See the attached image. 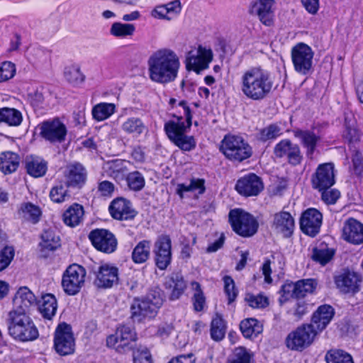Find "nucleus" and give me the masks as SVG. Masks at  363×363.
<instances>
[{"instance_id":"1","label":"nucleus","mask_w":363,"mask_h":363,"mask_svg":"<svg viewBox=\"0 0 363 363\" xmlns=\"http://www.w3.org/2000/svg\"><path fill=\"white\" fill-rule=\"evenodd\" d=\"M147 64L150 79L162 84L174 82L180 68L178 55L169 48H160L153 52Z\"/></svg>"},{"instance_id":"2","label":"nucleus","mask_w":363,"mask_h":363,"mask_svg":"<svg viewBox=\"0 0 363 363\" xmlns=\"http://www.w3.org/2000/svg\"><path fill=\"white\" fill-rule=\"evenodd\" d=\"M274 82L271 73L262 66L249 67L240 78L242 94L248 99L262 101L272 92Z\"/></svg>"},{"instance_id":"3","label":"nucleus","mask_w":363,"mask_h":363,"mask_svg":"<svg viewBox=\"0 0 363 363\" xmlns=\"http://www.w3.org/2000/svg\"><path fill=\"white\" fill-rule=\"evenodd\" d=\"M179 106L182 108L186 123L182 116L173 115L176 121H169L164 124V130L169 139L183 151H191L196 147V140L193 136L185 133L191 125L192 116L190 108L185 101H181Z\"/></svg>"},{"instance_id":"4","label":"nucleus","mask_w":363,"mask_h":363,"mask_svg":"<svg viewBox=\"0 0 363 363\" xmlns=\"http://www.w3.org/2000/svg\"><path fill=\"white\" fill-rule=\"evenodd\" d=\"M163 302L162 291L159 288L150 289L144 299H134L130 306L131 317L138 322L153 318Z\"/></svg>"},{"instance_id":"5","label":"nucleus","mask_w":363,"mask_h":363,"mask_svg":"<svg viewBox=\"0 0 363 363\" xmlns=\"http://www.w3.org/2000/svg\"><path fill=\"white\" fill-rule=\"evenodd\" d=\"M8 330L13 339L21 342L33 341L39 335L32 319L26 313L15 311L9 313Z\"/></svg>"},{"instance_id":"6","label":"nucleus","mask_w":363,"mask_h":363,"mask_svg":"<svg viewBox=\"0 0 363 363\" xmlns=\"http://www.w3.org/2000/svg\"><path fill=\"white\" fill-rule=\"evenodd\" d=\"M220 152L228 160L241 162L252 155V148L240 135H226L221 141Z\"/></svg>"},{"instance_id":"7","label":"nucleus","mask_w":363,"mask_h":363,"mask_svg":"<svg viewBox=\"0 0 363 363\" xmlns=\"http://www.w3.org/2000/svg\"><path fill=\"white\" fill-rule=\"evenodd\" d=\"M229 221L233 230L242 237L252 236L259 226L252 215L240 208H235L229 212Z\"/></svg>"},{"instance_id":"8","label":"nucleus","mask_w":363,"mask_h":363,"mask_svg":"<svg viewBox=\"0 0 363 363\" xmlns=\"http://www.w3.org/2000/svg\"><path fill=\"white\" fill-rule=\"evenodd\" d=\"M40 136L50 143H61L65 140L67 129L65 124L59 118H54L38 124Z\"/></svg>"},{"instance_id":"9","label":"nucleus","mask_w":363,"mask_h":363,"mask_svg":"<svg viewBox=\"0 0 363 363\" xmlns=\"http://www.w3.org/2000/svg\"><path fill=\"white\" fill-rule=\"evenodd\" d=\"M86 271L82 266L74 264L65 271L62 279V286L68 295L77 294L84 284Z\"/></svg>"},{"instance_id":"10","label":"nucleus","mask_w":363,"mask_h":363,"mask_svg":"<svg viewBox=\"0 0 363 363\" xmlns=\"http://www.w3.org/2000/svg\"><path fill=\"white\" fill-rule=\"evenodd\" d=\"M317 334L313 325H303L288 335L286 346L291 350L301 351L313 342Z\"/></svg>"},{"instance_id":"11","label":"nucleus","mask_w":363,"mask_h":363,"mask_svg":"<svg viewBox=\"0 0 363 363\" xmlns=\"http://www.w3.org/2000/svg\"><path fill=\"white\" fill-rule=\"evenodd\" d=\"M75 340L72 327L62 323L58 325L55 332L54 349L61 356H66L74 352Z\"/></svg>"},{"instance_id":"12","label":"nucleus","mask_w":363,"mask_h":363,"mask_svg":"<svg viewBox=\"0 0 363 363\" xmlns=\"http://www.w3.org/2000/svg\"><path fill=\"white\" fill-rule=\"evenodd\" d=\"M314 52L308 45L300 43L291 50L294 69L302 75L308 74L312 69Z\"/></svg>"},{"instance_id":"13","label":"nucleus","mask_w":363,"mask_h":363,"mask_svg":"<svg viewBox=\"0 0 363 363\" xmlns=\"http://www.w3.org/2000/svg\"><path fill=\"white\" fill-rule=\"evenodd\" d=\"M274 153L277 157L284 159L293 167L301 164L303 160L299 145L293 143L289 139L279 142L274 147Z\"/></svg>"},{"instance_id":"14","label":"nucleus","mask_w":363,"mask_h":363,"mask_svg":"<svg viewBox=\"0 0 363 363\" xmlns=\"http://www.w3.org/2000/svg\"><path fill=\"white\" fill-rule=\"evenodd\" d=\"M213 60L211 49L199 45L196 50H191L186 57V67L188 70H194L197 74L208 67Z\"/></svg>"},{"instance_id":"15","label":"nucleus","mask_w":363,"mask_h":363,"mask_svg":"<svg viewBox=\"0 0 363 363\" xmlns=\"http://www.w3.org/2000/svg\"><path fill=\"white\" fill-rule=\"evenodd\" d=\"M312 186L318 191L330 189L335 184L334 164L327 162L318 166L311 177Z\"/></svg>"},{"instance_id":"16","label":"nucleus","mask_w":363,"mask_h":363,"mask_svg":"<svg viewBox=\"0 0 363 363\" xmlns=\"http://www.w3.org/2000/svg\"><path fill=\"white\" fill-rule=\"evenodd\" d=\"M89 238L93 245L98 250L105 253H112L117 247L118 242L115 235L106 229H96L92 230Z\"/></svg>"},{"instance_id":"17","label":"nucleus","mask_w":363,"mask_h":363,"mask_svg":"<svg viewBox=\"0 0 363 363\" xmlns=\"http://www.w3.org/2000/svg\"><path fill=\"white\" fill-rule=\"evenodd\" d=\"M274 0H255L249 6V13L256 16L266 26H271L274 23Z\"/></svg>"},{"instance_id":"18","label":"nucleus","mask_w":363,"mask_h":363,"mask_svg":"<svg viewBox=\"0 0 363 363\" xmlns=\"http://www.w3.org/2000/svg\"><path fill=\"white\" fill-rule=\"evenodd\" d=\"M172 241L169 235H160L155 243L154 253L156 266L166 269L172 260Z\"/></svg>"},{"instance_id":"19","label":"nucleus","mask_w":363,"mask_h":363,"mask_svg":"<svg viewBox=\"0 0 363 363\" xmlns=\"http://www.w3.org/2000/svg\"><path fill=\"white\" fill-rule=\"evenodd\" d=\"M264 189L263 182L259 177L251 173L245 175L237 181L236 191L242 196H257Z\"/></svg>"},{"instance_id":"20","label":"nucleus","mask_w":363,"mask_h":363,"mask_svg":"<svg viewBox=\"0 0 363 363\" xmlns=\"http://www.w3.org/2000/svg\"><path fill=\"white\" fill-rule=\"evenodd\" d=\"M323 216L315 208H308L301 215L300 228L302 232L311 237H315L320 231Z\"/></svg>"},{"instance_id":"21","label":"nucleus","mask_w":363,"mask_h":363,"mask_svg":"<svg viewBox=\"0 0 363 363\" xmlns=\"http://www.w3.org/2000/svg\"><path fill=\"white\" fill-rule=\"evenodd\" d=\"M292 133L294 136L298 140L301 145L305 149L306 157L310 160H313L316 147L321 140L320 136L316 135L311 130L301 128H294L292 130Z\"/></svg>"},{"instance_id":"22","label":"nucleus","mask_w":363,"mask_h":363,"mask_svg":"<svg viewBox=\"0 0 363 363\" xmlns=\"http://www.w3.org/2000/svg\"><path fill=\"white\" fill-rule=\"evenodd\" d=\"M94 285L98 288H111L118 281V269L110 264H103L94 272Z\"/></svg>"},{"instance_id":"23","label":"nucleus","mask_w":363,"mask_h":363,"mask_svg":"<svg viewBox=\"0 0 363 363\" xmlns=\"http://www.w3.org/2000/svg\"><path fill=\"white\" fill-rule=\"evenodd\" d=\"M361 277L357 273L344 270L335 277L337 288L344 294H354L359 291Z\"/></svg>"},{"instance_id":"24","label":"nucleus","mask_w":363,"mask_h":363,"mask_svg":"<svg viewBox=\"0 0 363 363\" xmlns=\"http://www.w3.org/2000/svg\"><path fill=\"white\" fill-rule=\"evenodd\" d=\"M108 210L111 216L116 220H131L137 215L130 201L121 197L113 200Z\"/></svg>"},{"instance_id":"25","label":"nucleus","mask_w":363,"mask_h":363,"mask_svg":"<svg viewBox=\"0 0 363 363\" xmlns=\"http://www.w3.org/2000/svg\"><path fill=\"white\" fill-rule=\"evenodd\" d=\"M36 303V297L26 286L18 289L13 298V308L11 311L26 313L29 308Z\"/></svg>"},{"instance_id":"26","label":"nucleus","mask_w":363,"mask_h":363,"mask_svg":"<svg viewBox=\"0 0 363 363\" xmlns=\"http://www.w3.org/2000/svg\"><path fill=\"white\" fill-rule=\"evenodd\" d=\"M342 232L345 240L354 245L363 243V225L357 220L350 218L345 220Z\"/></svg>"},{"instance_id":"27","label":"nucleus","mask_w":363,"mask_h":363,"mask_svg":"<svg viewBox=\"0 0 363 363\" xmlns=\"http://www.w3.org/2000/svg\"><path fill=\"white\" fill-rule=\"evenodd\" d=\"M86 176V170L80 163L75 162L67 167L65 177L67 186L82 187L85 184Z\"/></svg>"},{"instance_id":"28","label":"nucleus","mask_w":363,"mask_h":363,"mask_svg":"<svg viewBox=\"0 0 363 363\" xmlns=\"http://www.w3.org/2000/svg\"><path fill=\"white\" fill-rule=\"evenodd\" d=\"M273 226L285 238H289L293 234L295 228L294 218L287 211L277 213L274 216Z\"/></svg>"},{"instance_id":"29","label":"nucleus","mask_w":363,"mask_h":363,"mask_svg":"<svg viewBox=\"0 0 363 363\" xmlns=\"http://www.w3.org/2000/svg\"><path fill=\"white\" fill-rule=\"evenodd\" d=\"M334 309L332 306L329 305L320 306L313 313L311 325H313V328L317 330V333H319L329 324L334 316Z\"/></svg>"},{"instance_id":"30","label":"nucleus","mask_w":363,"mask_h":363,"mask_svg":"<svg viewBox=\"0 0 363 363\" xmlns=\"http://www.w3.org/2000/svg\"><path fill=\"white\" fill-rule=\"evenodd\" d=\"M165 287L172 290L169 298L172 301L179 299L186 289V284L181 273H172L165 282Z\"/></svg>"},{"instance_id":"31","label":"nucleus","mask_w":363,"mask_h":363,"mask_svg":"<svg viewBox=\"0 0 363 363\" xmlns=\"http://www.w3.org/2000/svg\"><path fill=\"white\" fill-rule=\"evenodd\" d=\"M25 164L27 173L35 178L44 176L48 169L47 162L38 157H27Z\"/></svg>"},{"instance_id":"32","label":"nucleus","mask_w":363,"mask_h":363,"mask_svg":"<svg viewBox=\"0 0 363 363\" xmlns=\"http://www.w3.org/2000/svg\"><path fill=\"white\" fill-rule=\"evenodd\" d=\"M118 337L120 338V345L118 346L121 352H125L132 349V342L136 340V333L134 330L128 325H122L116 330Z\"/></svg>"},{"instance_id":"33","label":"nucleus","mask_w":363,"mask_h":363,"mask_svg":"<svg viewBox=\"0 0 363 363\" xmlns=\"http://www.w3.org/2000/svg\"><path fill=\"white\" fill-rule=\"evenodd\" d=\"M84 215L83 206L79 203H74L64 212L63 221L68 226L75 227L82 222Z\"/></svg>"},{"instance_id":"34","label":"nucleus","mask_w":363,"mask_h":363,"mask_svg":"<svg viewBox=\"0 0 363 363\" xmlns=\"http://www.w3.org/2000/svg\"><path fill=\"white\" fill-rule=\"evenodd\" d=\"M206 181L201 178H191L189 184H179L176 192L181 199L184 198L186 192H192L196 195H201L206 191Z\"/></svg>"},{"instance_id":"35","label":"nucleus","mask_w":363,"mask_h":363,"mask_svg":"<svg viewBox=\"0 0 363 363\" xmlns=\"http://www.w3.org/2000/svg\"><path fill=\"white\" fill-rule=\"evenodd\" d=\"M122 130L134 137H139L148 129L145 123L138 117H129L121 125Z\"/></svg>"},{"instance_id":"36","label":"nucleus","mask_w":363,"mask_h":363,"mask_svg":"<svg viewBox=\"0 0 363 363\" xmlns=\"http://www.w3.org/2000/svg\"><path fill=\"white\" fill-rule=\"evenodd\" d=\"M20 164V157L13 152H5L0 155V169L4 174L16 172Z\"/></svg>"},{"instance_id":"37","label":"nucleus","mask_w":363,"mask_h":363,"mask_svg":"<svg viewBox=\"0 0 363 363\" xmlns=\"http://www.w3.org/2000/svg\"><path fill=\"white\" fill-rule=\"evenodd\" d=\"M23 121L21 112L14 108L4 107L0 108V122L9 126H19Z\"/></svg>"},{"instance_id":"38","label":"nucleus","mask_w":363,"mask_h":363,"mask_svg":"<svg viewBox=\"0 0 363 363\" xmlns=\"http://www.w3.org/2000/svg\"><path fill=\"white\" fill-rule=\"evenodd\" d=\"M57 308V300L52 294H47L42 296L39 310L45 318L48 320L52 319L56 313Z\"/></svg>"},{"instance_id":"39","label":"nucleus","mask_w":363,"mask_h":363,"mask_svg":"<svg viewBox=\"0 0 363 363\" xmlns=\"http://www.w3.org/2000/svg\"><path fill=\"white\" fill-rule=\"evenodd\" d=\"M104 168L107 174L116 180L123 179L128 172L125 162L119 160L108 162Z\"/></svg>"},{"instance_id":"40","label":"nucleus","mask_w":363,"mask_h":363,"mask_svg":"<svg viewBox=\"0 0 363 363\" xmlns=\"http://www.w3.org/2000/svg\"><path fill=\"white\" fill-rule=\"evenodd\" d=\"M41 239L40 246L43 251H54L60 246V236L52 230H44Z\"/></svg>"},{"instance_id":"41","label":"nucleus","mask_w":363,"mask_h":363,"mask_svg":"<svg viewBox=\"0 0 363 363\" xmlns=\"http://www.w3.org/2000/svg\"><path fill=\"white\" fill-rule=\"evenodd\" d=\"M150 254V242L148 240L140 241L134 247L132 252V259L135 263L145 262Z\"/></svg>"},{"instance_id":"42","label":"nucleus","mask_w":363,"mask_h":363,"mask_svg":"<svg viewBox=\"0 0 363 363\" xmlns=\"http://www.w3.org/2000/svg\"><path fill=\"white\" fill-rule=\"evenodd\" d=\"M240 329L242 335L247 338L256 337L262 330L257 320L248 318L241 321Z\"/></svg>"},{"instance_id":"43","label":"nucleus","mask_w":363,"mask_h":363,"mask_svg":"<svg viewBox=\"0 0 363 363\" xmlns=\"http://www.w3.org/2000/svg\"><path fill=\"white\" fill-rule=\"evenodd\" d=\"M135 31V26L131 23H113L109 30L110 34L118 38L132 36Z\"/></svg>"},{"instance_id":"44","label":"nucleus","mask_w":363,"mask_h":363,"mask_svg":"<svg viewBox=\"0 0 363 363\" xmlns=\"http://www.w3.org/2000/svg\"><path fill=\"white\" fill-rule=\"evenodd\" d=\"M191 285V289L194 291V294L191 298L194 310L196 312L202 311L206 305L204 293L201 289V285L199 282L192 281Z\"/></svg>"},{"instance_id":"45","label":"nucleus","mask_w":363,"mask_h":363,"mask_svg":"<svg viewBox=\"0 0 363 363\" xmlns=\"http://www.w3.org/2000/svg\"><path fill=\"white\" fill-rule=\"evenodd\" d=\"M226 326L221 316L216 315L211 323V337L216 342L222 340L225 335Z\"/></svg>"},{"instance_id":"46","label":"nucleus","mask_w":363,"mask_h":363,"mask_svg":"<svg viewBox=\"0 0 363 363\" xmlns=\"http://www.w3.org/2000/svg\"><path fill=\"white\" fill-rule=\"evenodd\" d=\"M116 106L111 103H101L94 106L92 109L93 118L101 121L109 118L114 112Z\"/></svg>"},{"instance_id":"47","label":"nucleus","mask_w":363,"mask_h":363,"mask_svg":"<svg viewBox=\"0 0 363 363\" xmlns=\"http://www.w3.org/2000/svg\"><path fill=\"white\" fill-rule=\"evenodd\" d=\"M20 213L24 219L36 223L39 221L42 212L38 206L26 203L21 205Z\"/></svg>"},{"instance_id":"48","label":"nucleus","mask_w":363,"mask_h":363,"mask_svg":"<svg viewBox=\"0 0 363 363\" xmlns=\"http://www.w3.org/2000/svg\"><path fill=\"white\" fill-rule=\"evenodd\" d=\"M317 286L313 279H302L296 282V299L304 298L308 294H312Z\"/></svg>"},{"instance_id":"49","label":"nucleus","mask_w":363,"mask_h":363,"mask_svg":"<svg viewBox=\"0 0 363 363\" xmlns=\"http://www.w3.org/2000/svg\"><path fill=\"white\" fill-rule=\"evenodd\" d=\"M124 178L125 179L128 187L132 191H139L145 186V178L138 171H133L126 174Z\"/></svg>"},{"instance_id":"50","label":"nucleus","mask_w":363,"mask_h":363,"mask_svg":"<svg viewBox=\"0 0 363 363\" xmlns=\"http://www.w3.org/2000/svg\"><path fill=\"white\" fill-rule=\"evenodd\" d=\"M349 150L351 152L352 167L354 174L360 177L363 173V156L359 147L356 145H350Z\"/></svg>"},{"instance_id":"51","label":"nucleus","mask_w":363,"mask_h":363,"mask_svg":"<svg viewBox=\"0 0 363 363\" xmlns=\"http://www.w3.org/2000/svg\"><path fill=\"white\" fill-rule=\"evenodd\" d=\"M66 80L74 85H78L84 82V76L77 65L66 67L64 71Z\"/></svg>"},{"instance_id":"52","label":"nucleus","mask_w":363,"mask_h":363,"mask_svg":"<svg viewBox=\"0 0 363 363\" xmlns=\"http://www.w3.org/2000/svg\"><path fill=\"white\" fill-rule=\"evenodd\" d=\"M282 134V130L279 125L273 123L261 129L258 133V139L266 142L269 140H274Z\"/></svg>"},{"instance_id":"53","label":"nucleus","mask_w":363,"mask_h":363,"mask_svg":"<svg viewBox=\"0 0 363 363\" xmlns=\"http://www.w3.org/2000/svg\"><path fill=\"white\" fill-rule=\"evenodd\" d=\"M335 250L327 247L323 248H315L313 252L312 259L324 266L333 257Z\"/></svg>"},{"instance_id":"54","label":"nucleus","mask_w":363,"mask_h":363,"mask_svg":"<svg viewBox=\"0 0 363 363\" xmlns=\"http://www.w3.org/2000/svg\"><path fill=\"white\" fill-rule=\"evenodd\" d=\"M252 354L245 347L235 348L227 363H250Z\"/></svg>"},{"instance_id":"55","label":"nucleus","mask_w":363,"mask_h":363,"mask_svg":"<svg viewBox=\"0 0 363 363\" xmlns=\"http://www.w3.org/2000/svg\"><path fill=\"white\" fill-rule=\"evenodd\" d=\"M67 185L60 183L54 186L50 191V198L55 203H62L69 198Z\"/></svg>"},{"instance_id":"56","label":"nucleus","mask_w":363,"mask_h":363,"mask_svg":"<svg viewBox=\"0 0 363 363\" xmlns=\"http://www.w3.org/2000/svg\"><path fill=\"white\" fill-rule=\"evenodd\" d=\"M280 297L279 303L283 305L291 298H296V282L286 281L281 287L279 291Z\"/></svg>"},{"instance_id":"57","label":"nucleus","mask_w":363,"mask_h":363,"mask_svg":"<svg viewBox=\"0 0 363 363\" xmlns=\"http://www.w3.org/2000/svg\"><path fill=\"white\" fill-rule=\"evenodd\" d=\"M327 363H353L350 354L342 350H330L325 355Z\"/></svg>"},{"instance_id":"58","label":"nucleus","mask_w":363,"mask_h":363,"mask_svg":"<svg viewBox=\"0 0 363 363\" xmlns=\"http://www.w3.org/2000/svg\"><path fill=\"white\" fill-rule=\"evenodd\" d=\"M15 255L13 246L6 245L0 250V272L6 269L11 263Z\"/></svg>"},{"instance_id":"59","label":"nucleus","mask_w":363,"mask_h":363,"mask_svg":"<svg viewBox=\"0 0 363 363\" xmlns=\"http://www.w3.org/2000/svg\"><path fill=\"white\" fill-rule=\"evenodd\" d=\"M245 299L248 305L254 308H264L269 305L268 298L262 294L254 295L247 294Z\"/></svg>"},{"instance_id":"60","label":"nucleus","mask_w":363,"mask_h":363,"mask_svg":"<svg viewBox=\"0 0 363 363\" xmlns=\"http://www.w3.org/2000/svg\"><path fill=\"white\" fill-rule=\"evenodd\" d=\"M343 137L347 141L350 147V145L357 146L360 140L361 134L355 127L346 125Z\"/></svg>"},{"instance_id":"61","label":"nucleus","mask_w":363,"mask_h":363,"mask_svg":"<svg viewBox=\"0 0 363 363\" xmlns=\"http://www.w3.org/2000/svg\"><path fill=\"white\" fill-rule=\"evenodd\" d=\"M16 72L15 65L9 61H6L0 65L1 82L6 81L14 76Z\"/></svg>"},{"instance_id":"62","label":"nucleus","mask_w":363,"mask_h":363,"mask_svg":"<svg viewBox=\"0 0 363 363\" xmlns=\"http://www.w3.org/2000/svg\"><path fill=\"white\" fill-rule=\"evenodd\" d=\"M133 363H152L151 354L147 348L140 347L133 352Z\"/></svg>"},{"instance_id":"63","label":"nucleus","mask_w":363,"mask_h":363,"mask_svg":"<svg viewBox=\"0 0 363 363\" xmlns=\"http://www.w3.org/2000/svg\"><path fill=\"white\" fill-rule=\"evenodd\" d=\"M224 289L226 295L228 297V303H232L238 295V291L235 287L234 280L229 276L223 277Z\"/></svg>"},{"instance_id":"64","label":"nucleus","mask_w":363,"mask_h":363,"mask_svg":"<svg viewBox=\"0 0 363 363\" xmlns=\"http://www.w3.org/2000/svg\"><path fill=\"white\" fill-rule=\"evenodd\" d=\"M309 305L303 300H298L291 312L296 319L300 320L302 317L308 313Z\"/></svg>"}]
</instances>
